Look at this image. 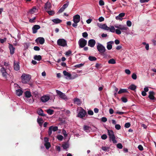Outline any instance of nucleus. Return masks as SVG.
I'll list each match as a JSON object with an SVG mask.
<instances>
[{
    "label": "nucleus",
    "instance_id": "14",
    "mask_svg": "<svg viewBox=\"0 0 156 156\" xmlns=\"http://www.w3.org/2000/svg\"><path fill=\"white\" fill-rule=\"evenodd\" d=\"M50 98L48 95H44L41 98V100L43 102H46L48 101Z\"/></svg>",
    "mask_w": 156,
    "mask_h": 156
},
{
    "label": "nucleus",
    "instance_id": "22",
    "mask_svg": "<svg viewBox=\"0 0 156 156\" xmlns=\"http://www.w3.org/2000/svg\"><path fill=\"white\" fill-rule=\"evenodd\" d=\"M14 69L16 71H18L20 69V67L19 62H16L15 61H14Z\"/></svg>",
    "mask_w": 156,
    "mask_h": 156
},
{
    "label": "nucleus",
    "instance_id": "55",
    "mask_svg": "<svg viewBox=\"0 0 156 156\" xmlns=\"http://www.w3.org/2000/svg\"><path fill=\"white\" fill-rule=\"evenodd\" d=\"M132 78L133 80H136L137 78V76L136 74L133 73L132 75Z\"/></svg>",
    "mask_w": 156,
    "mask_h": 156
},
{
    "label": "nucleus",
    "instance_id": "7",
    "mask_svg": "<svg viewBox=\"0 0 156 156\" xmlns=\"http://www.w3.org/2000/svg\"><path fill=\"white\" fill-rule=\"evenodd\" d=\"M97 48L100 54L105 52L106 50L105 47L99 43H98Z\"/></svg>",
    "mask_w": 156,
    "mask_h": 156
},
{
    "label": "nucleus",
    "instance_id": "32",
    "mask_svg": "<svg viewBox=\"0 0 156 156\" xmlns=\"http://www.w3.org/2000/svg\"><path fill=\"white\" fill-rule=\"evenodd\" d=\"M136 87L135 85L132 84L130 85L128 88L132 90H134L136 88Z\"/></svg>",
    "mask_w": 156,
    "mask_h": 156
},
{
    "label": "nucleus",
    "instance_id": "28",
    "mask_svg": "<svg viewBox=\"0 0 156 156\" xmlns=\"http://www.w3.org/2000/svg\"><path fill=\"white\" fill-rule=\"evenodd\" d=\"M25 97L24 98H30L32 97L30 91H26L25 93Z\"/></svg>",
    "mask_w": 156,
    "mask_h": 156
},
{
    "label": "nucleus",
    "instance_id": "21",
    "mask_svg": "<svg viewBox=\"0 0 156 156\" xmlns=\"http://www.w3.org/2000/svg\"><path fill=\"white\" fill-rule=\"evenodd\" d=\"M114 44V41H111L108 42L107 43V48L108 50H110L112 48V44Z\"/></svg>",
    "mask_w": 156,
    "mask_h": 156
},
{
    "label": "nucleus",
    "instance_id": "27",
    "mask_svg": "<svg viewBox=\"0 0 156 156\" xmlns=\"http://www.w3.org/2000/svg\"><path fill=\"white\" fill-rule=\"evenodd\" d=\"M127 89H120L118 92V94H120L123 93H128Z\"/></svg>",
    "mask_w": 156,
    "mask_h": 156
},
{
    "label": "nucleus",
    "instance_id": "62",
    "mask_svg": "<svg viewBox=\"0 0 156 156\" xmlns=\"http://www.w3.org/2000/svg\"><path fill=\"white\" fill-rule=\"evenodd\" d=\"M125 73L128 74V75H129L130 74V73H131V72L128 69H125Z\"/></svg>",
    "mask_w": 156,
    "mask_h": 156
},
{
    "label": "nucleus",
    "instance_id": "53",
    "mask_svg": "<svg viewBox=\"0 0 156 156\" xmlns=\"http://www.w3.org/2000/svg\"><path fill=\"white\" fill-rule=\"evenodd\" d=\"M121 100L122 102L124 103H126L127 101V98L125 97L122 98Z\"/></svg>",
    "mask_w": 156,
    "mask_h": 156
},
{
    "label": "nucleus",
    "instance_id": "38",
    "mask_svg": "<svg viewBox=\"0 0 156 156\" xmlns=\"http://www.w3.org/2000/svg\"><path fill=\"white\" fill-rule=\"evenodd\" d=\"M88 59L90 61H94L97 60V58L94 56H90L88 57Z\"/></svg>",
    "mask_w": 156,
    "mask_h": 156
},
{
    "label": "nucleus",
    "instance_id": "26",
    "mask_svg": "<svg viewBox=\"0 0 156 156\" xmlns=\"http://www.w3.org/2000/svg\"><path fill=\"white\" fill-rule=\"evenodd\" d=\"M37 122L39 126L41 127L43 123L44 122V120L41 118H38L37 119Z\"/></svg>",
    "mask_w": 156,
    "mask_h": 156
},
{
    "label": "nucleus",
    "instance_id": "59",
    "mask_svg": "<svg viewBox=\"0 0 156 156\" xmlns=\"http://www.w3.org/2000/svg\"><path fill=\"white\" fill-rule=\"evenodd\" d=\"M130 123L129 122H127L126 123V124L125 125V127L126 128H128L130 126Z\"/></svg>",
    "mask_w": 156,
    "mask_h": 156
},
{
    "label": "nucleus",
    "instance_id": "58",
    "mask_svg": "<svg viewBox=\"0 0 156 156\" xmlns=\"http://www.w3.org/2000/svg\"><path fill=\"white\" fill-rule=\"evenodd\" d=\"M34 49L36 51H39L40 49V48L37 46H34Z\"/></svg>",
    "mask_w": 156,
    "mask_h": 156
},
{
    "label": "nucleus",
    "instance_id": "3",
    "mask_svg": "<svg viewBox=\"0 0 156 156\" xmlns=\"http://www.w3.org/2000/svg\"><path fill=\"white\" fill-rule=\"evenodd\" d=\"M108 133L109 138V140L112 141L113 143L116 144L117 141L113 131L111 130H108Z\"/></svg>",
    "mask_w": 156,
    "mask_h": 156
},
{
    "label": "nucleus",
    "instance_id": "61",
    "mask_svg": "<svg viewBox=\"0 0 156 156\" xmlns=\"http://www.w3.org/2000/svg\"><path fill=\"white\" fill-rule=\"evenodd\" d=\"M101 120L103 122H105L107 121V119L105 117H103L101 119Z\"/></svg>",
    "mask_w": 156,
    "mask_h": 156
},
{
    "label": "nucleus",
    "instance_id": "36",
    "mask_svg": "<svg viewBox=\"0 0 156 156\" xmlns=\"http://www.w3.org/2000/svg\"><path fill=\"white\" fill-rule=\"evenodd\" d=\"M34 59L36 60H37V61H39L41 60V57L40 55H35L34 56Z\"/></svg>",
    "mask_w": 156,
    "mask_h": 156
},
{
    "label": "nucleus",
    "instance_id": "16",
    "mask_svg": "<svg viewBox=\"0 0 156 156\" xmlns=\"http://www.w3.org/2000/svg\"><path fill=\"white\" fill-rule=\"evenodd\" d=\"M41 28L40 26L38 25H35L32 28L33 33L35 34L37 32V30Z\"/></svg>",
    "mask_w": 156,
    "mask_h": 156
},
{
    "label": "nucleus",
    "instance_id": "43",
    "mask_svg": "<svg viewBox=\"0 0 156 156\" xmlns=\"http://www.w3.org/2000/svg\"><path fill=\"white\" fill-rule=\"evenodd\" d=\"M63 138V136L61 135H59L57 136V139L60 141H62Z\"/></svg>",
    "mask_w": 156,
    "mask_h": 156
},
{
    "label": "nucleus",
    "instance_id": "30",
    "mask_svg": "<svg viewBox=\"0 0 156 156\" xmlns=\"http://www.w3.org/2000/svg\"><path fill=\"white\" fill-rule=\"evenodd\" d=\"M74 102L75 104L78 105H80L81 104L80 100L78 98H75L74 99Z\"/></svg>",
    "mask_w": 156,
    "mask_h": 156
},
{
    "label": "nucleus",
    "instance_id": "60",
    "mask_svg": "<svg viewBox=\"0 0 156 156\" xmlns=\"http://www.w3.org/2000/svg\"><path fill=\"white\" fill-rule=\"evenodd\" d=\"M83 65V64L81 63V64H77V65H75V67H77V68H80V67L82 66Z\"/></svg>",
    "mask_w": 156,
    "mask_h": 156
},
{
    "label": "nucleus",
    "instance_id": "42",
    "mask_svg": "<svg viewBox=\"0 0 156 156\" xmlns=\"http://www.w3.org/2000/svg\"><path fill=\"white\" fill-rule=\"evenodd\" d=\"M63 148L64 149H66L69 147V144L67 143H65L62 145Z\"/></svg>",
    "mask_w": 156,
    "mask_h": 156
},
{
    "label": "nucleus",
    "instance_id": "13",
    "mask_svg": "<svg viewBox=\"0 0 156 156\" xmlns=\"http://www.w3.org/2000/svg\"><path fill=\"white\" fill-rule=\"evenodd\" d=\"M64 75L66 76V78L67 79H73L71 77V74L67 72L66 71L64 70L63 72Z\"/></svg>",
    "mask_w": 156,
    "mask_h": 156
},
{
    "label": "nucleus",
    "instance_id": "47",
    "mask_svg": "<svg viewBox=\"0 0 156 156\" xmlns=\"http://www.w3.org/2000/svg\"><path fill=\"white\" fill-rule=\"evenodd\" d=\"M126 25L128 27H130L131 26L132 23L130 20H128L126 22Z\"/></svg>",
    "mask_w": 156,
    "mask_h": 156
},
{
    "label": "nucleus",
    "instance_id": "2",
    "mask_svg": "<svg viewBox=\"0 0 156 156\" xmlns=\"http://www.w3.org/2000/svg\"><path fill=\"white\" fill-rule=\"evenodd\" d=\"M31 78L30 75L23 73L21 76V81L23 83H27L29 82Z\"/></svg>",
    "mask_w": 156,
    "mask_h": 156
},
{
    "label": "nucleus",
    "instance_id": "49",
    "mask_svg": "<svg viewBox=\"0 0 156 156\" xmlns=\"http://www.w3.org/2000/svg\"><path fill=\"white\" fill-rule=\"evenodd\" d=\"M82 36L83 37L86 38L88 36V34L87 32H84L82 33Z\"/></svg>",
    "mask_w": 156,
    "mask_h": 156
},
{
    "label": "nucleus",
    "instance_id": "20",
    "mask_svg": "<svg viewBox=\"0 0 156 156\" xmlns=\"http://www.w3.org/2000/svg\"><path fill=\"white\" fill-rule=\"evenodd\" d=\"M26 102L29 103H32L34 102V100L32 97L30 98H24Z\"/></svg>",
    "mask_w": 156,
    "mask_h": 156
},
{
    "label": "nucleus",
    "instance_id": "54",
    "mask_svg": "<svg viewBox=\"0 0 156 156\" xmlns=\"http://www.w3.org/2000/svg\"><path fill=\"white\" fill-rule=\"evenodd\" d=\"M115 127L117 130H119L121 129V126L119 124H115Z\"/></svg>",
    "mask_w": 156,
    "mask_h": 156
},
{
    "label": "nucleus",
    "instance_id": "17",
    "mask_svg": "<svg viewBox=\"0 0 156 156\" xmlns=\"http://www.w3.org/2000/svg\"><path fill=\"white\" fill-rule=\"evenodd\" d=\"M44 8L46 11L51 9V6L50 2H47L45 4Z\"/></svg>",
    "mask_w": 156,
    "mask_h": 156
},
{
    "label": "nucleus",
    "instance_id": "18",
    "mask_svg": "<svg viewBox=\"0 0 156 156\" xmlns=\"http://www.w3.org/2000/svg\"><path fill=\"white\" fill-rule=\"evenodd\" d=\"M80 16L78 14H76L73 17V22L79 23L80 20Z\"/></svg>",
    "mask_w": 156,
    "mask_h": 156
},
{
    "label": "nucleus",
    "instance_id": "8",
    "mask_svg": "<svg viewBox=\"0 0 156 156\" xmlns=\"http://www.w3.org/2000/svg\"><path fill=\"white\" fill-rule=\"evenodd\" d=\"M78 43L80 48H83L86 45L87 41L83 38H81L79 40Z\"/></svg>",
    "mask_w": 156,
    "mask_h": 156
},
{
    "label": "nucleus",
    "instance_id": "1",
    "mask_svg": "<svg viewBox=\"0 0 156 156\" xmlns=\"http://www.w3.org/2000/svg\"><path fill=\"white\" fill-rule=\"evenodd\" d=\"M107 27L106 29V30L112 33L115 32L116 34L118 35L120 34L122 32L126 33L129 30L126 25L121 24H116L115 25L114 27L111 26L110 27H109L107 26Z\"/></svg>",
    "mask_w": 156,
    "mask_h": 156
},
{
    "label": "nucleus",
    "instance_id": "56",
    "mask_svg": "<svg viewBox=\"0 0 156 156\" xmlns=\"http://www.w3.org/2000/svg\"><path fill=\"white\" fill-rule=\"evenodd\" d=\"M99 5L101 6H103L104 5V2L102 0H100L99 1Z\"/></svg>",
    "mask_w": 156,
    "mask_h": 156
},
{
    "label": "nucleus",
    "instance_id": "29",
    "mask_svg": "<svg viewBox=\"0 0 156 156\" xmlns=\"http://www.w3.org/2000/svg\"><path fill=\"white\" fill-rule=\"evenodd\" d=\"M98 26L102 29L106 30V28H108L107 26L105 24H100L98 25Z\"/></svg>",
    "mask_w": 156,
    "mask_h": 156
},
{
    "label": "nucleus",
    "instance_id": "5",
    "mask_svg": "<svg viewBox=\"0 0 156 156\" xmlns=\"http://www.w3.org/2000/svg\"><path fill=\"white\" fill-rule=\"evenodd\" d=\"M57 44L60 46L65 47L67 46V41L63 38L59 39L57 41Z\"/></svg>",
    "mask_w": 156,
    "mask_h": 156
},
{
    "label": "nucleus",
    "instance_id": "44",
    "mask_svg": "<svg viewBox=\"0 0 156 156\" xmlns=\"http://www.w3.org/2000/svg\"><path fill=\"white\" fill-rule=\"evenodd\" d=\"M54 111L53 110L51 109H48L47 110V113L49 115H52L53 114Z\"/></svg>",
    "mask_w": 156,
    "mask_h": 156
},
{
    "label": "nucleus",
    "instance_id": "45",
    "mask_svg": "<svg viewBox=\"0 0 156 156\" xmlns=\"http://www.w3.org/2000/svg\"><path fill=\"white\" fill-rule=\"evenodd\" d=\"M102 149L103 151H108L109 149V148L107 147H103Z\"/></svg>",
    "mask_w": 156,
    "mask_h": 156
},
{
    "label": "nucleus",
    "instance_id": "19",
    "mask_svg": "<svg viewBox=\"0 0 156 156\" xmlns=\"http://www.w3.org/2000/svg\"><path fill=\"white\" fill-rule=\"evenodd\" d=\"M9 48L10 50V53L12 55L14 53V51L15 50V48L11 44L9 43Z\"/></svg>",
    "mask_w": 156,
    "mask_h": 156
},
{
    "label": "nucleus",
    "instance_id": "64",
    "mask_svg": "<svg viewBox=\"0 0 156 156\" xmlns=\"http://www.w3.org/2000/svg\"><path fill=\"white\" fill-rule=\"evenodd\" d=\"M104 20V18L103 17H100L98 19V20L99 22H101L103 21Z\"/></svg>",
    "mask_w": 156,
    "mask_h": 156
},
{
    "label": "nucleus",
    "instance_id": "15",
    "mask_svg": "<svg viewBox=\"0 0 156 156\" xmlns=\"http://www.w3.org/2000/svg\"><path fill=\"white\" fill-rule=\"evenodd\" d=\"M96 43V41L94 39L90 40L88 42V45L91 47H93Z\"/></svg>",
    "mask_w": 156,
    "mask_h": 156
},
{
    "label": "nucleus",
    "instance_id": "35",
    "mask_svg": "<svg viewBox=\"0 0 156 156\" xmlns=\"http://www.w3.org/2000/svg\"><path fill=\"white\" fill-rule=\"evenodd\" d=\"M37 9L35 7H33L32 9H30L29 11V12L31 13H33L36 12Z\"/></svg>",
    "mask_w": 156,
    "mask_h": 156
},
{
    "label": "nucleus",
    "instance_id": "39",
    "mask_svg": "<svg viewBox=\"0 0 156 156\" xmlns=\"http://www.w3.org/2000/svg\"><path fill=\"white\" fill-rule=\"evenodd\" d=\"M44 146L47 149H48L51 147V144L49 142L45 143Z\"/></svg>",
    "mask_w": 156,
    "mask_h": 156
},
{
    "label": "nucleus",
    "instance_id": "48",
    "mask_svg": "<svg viewBox=\"0 0 156 156\" xmlns=\"http://www.w3.org/2000/svg\"><path fill=\"white\" fill-rule=\"evenodd\" d=\"M107 138V136L106 134H103L101 136V138L102 139L105 140Z\"/></svg>",
    "mask_w": 156,
    "mask_h": 156
},
{
    "label": "nucleus",
    "instance_id": "31",
    "mask_svg": "<svg viewBox=\"0 0 156 156\" xmlns=\"http://www.w3.org/2000/svg\"><path fill=\"white\" fill-rule=\"evenodd\" d=\"M16 93L17 95L20 96L22 94L23 91L19 89L16 90Z\"/></svg>",
    "mask_w": 156,
    "mask_h": 156
},
{
    "label": "nucleus",
    "instance_id": "41",
    "mask_svg": "<svg viewBox=\"0 0 156 156\" xmlns=\"http://www.w3.org/2000/svg\"><path fill=\"white\" fill-rule=\"evenodd\" d=\"M46 11L50 15H52L55 14L54 11L53 10L49 11V10H48Z\"/></svg>",
    "mask_w": 156,
    "mask_h": 156
},
{
    "label": "nucleus",
    "instance_id": "6",
    "mask_svg": "<svg viewBox=\"0 0 156 156\" xmlns=\"http://www.w3.org/2000/svg\"><path fill=\"white\" fill-rule=\"evenodd\" d=\"M78 109L79 111L78 112L77 116L80 118H83L85 116L87 113L83 109L80 107H79Z\"/></svg>",
    "mask_w": 156,
    "mask_h": 156
},
{
    "label": "nucleus",
    "instance_id": "52",
    "mask_svg": "<svg viewBox=\"0 0 156 156\" xmlns=\"http://www.w3.org/2000/svg\"><path fill=\"white\" fill-rule=\"evenodd\" d=\"M117 147L119 149H122L123 147L121 143H119L117 145Z\"/></svg>",
    "mask_w": 156,
    "mask_h": 156
},
{
    "label": "nucleus",
    "instance_id": "10",
    "mask_svg": "<svg viewBox=\"0 0 156 156\" xmlns=\"http://www.w3.org/2000/svg\"><path fill=\"white\" fill-rule=\"evenodd\" d=\"M35 42L37 43H39L41 44H43L45 42L44 39L43 37H39L35 40Z\"/></svg>",
    "mask_w": 156,
    "mask_h": 156
},
{
    "label": "nucleus",
    "instance_id": "37",
    "mask_svg": "<svg viewBox=\"0 0 156 156\" xmlns=\"http://www.w3.org/2000/svg\"><path fill=\"white\" fill-rule=\"evenodd\" d=\"M37 113L39 115L42 116H44L45 115L43 114V110L41 109H40L39 110L37 111Z\"/></svg>",
    "mask_w": 156,
    "mask_h": 156
},
{
    "label": "nucleus",
    "instance_id": "25",
    "mask_svg": "<svg viewBox=\"0 0 156 156\" xmlns=\"http://www.w3.org/2000/svg\"><path fill=\"white\" fill-rule=\"evenodd\" d=\"M149 98L151 100H154V92L153 91H150L149 92Z\"/></svg>",
    "mask_w": 156,
    "mask_h": 156
},
{
    "label": "nucleus",
    "instance_id": "46",
    "mask_svg": "<svg viewBox=\"0 0 156 156\" xmlns=\"http://www.w3.org/2000/svg\"><path fill=\"white\" fill-rule=\"evenodd\" d=\"M69 4V2H67L65 4L63 5L62 6V7L65 9L68 6Z\"/></svg>",
    "mask_w": 156,
    "mask_h": 156
},
{
    "label": "nucleus",
    "instance_id": "12",
    "mask_svg": "<svg viewBox=\"0 0 156 156\" xmlns=\"http://www.w3.org/2000/svg\"><path fill=\"white\" fill-rule=\"evenodd\" d=\"M0 71L2 73V76L5 79H6L8 75V74L7 73L6 69L4 68H2L0 69Z\"/></svg>",
    "mask_w": 156,
    "mask_h": 156
},
{
    "label": "nucleus",
    "instance_id": "51",
    "mask_svg": "<svg viewBox=\"0 0 156 156\" xmlns=\"http://www.w3.org/2000/svg\"><path fill=\"white\" fill-rule=\"evenodd\" d=\"M88 115H92L94 114L93 112L91 110H89L87 112Z\"/></svg>",
    "mask_w": 156,
    "mask_h": 156
},
{
    "label": "nucleus",
    "instance_id": "57",
    "mask_svg": "<svg viewBox=\"0 0 156 156\" xmlns=\"http://www.w3.org/2000/svg\"><path fill=\"white\" fill-rule=\"evenodd\" d=\"M62 133L65 137H66L67 136V134L66 131L64 129L62 131Z\"/></svg>",
    "mask_w": 156,
    "mask_h": 156
},
{
    "label": "nucleus",
    "instance_id": "11",
    "mask_svg": "<svg viewBox=\"0 0 156 156\" xmlns=\"http://www.w3.org/2000/svg\"><path fill=\"white\" fill-rule=\"evenodd\" d=\"M0 71L2 73V76L5 79H6L8 75V74L7 73L6 69L4 68H2L0 69Z\"/></svg>",
    "mask_w": 156,
    "mask_h": 156
},
{
    "label": "nucleus",
    "instance_id": "33",
    "mask_svg": "<svg viewBox=\"0 0 156 156\" xmlns=\"http://www.w3.org/2000/svg\"><path fill=\"white\" fill-rule=\"evenodd\" d=\"M52 21L55 23H61L62 21V20L58 19H54L52 20Z\"/></svg>",
    "mask_w": 156,
    "mask_h": 156
},
{
    "label": "nucleus",
    "instance_id": "63",
    "mask_svg": "<svg viewBox=\"0 0 156 156\" xmlns=\"http://www.w3.org/2000/svg\"><path fill=\"white\" fill-rule=\"evenodd\" d=\"M138 148L140 151H142L143 150V146L140 145H139L138 146Z\"/></svg>",
    "mask_w": 156,
    "mask_h": 156
},
{
    "label": "nucleus",
    "instance_id": "4",
    "mask_svg": "<svg viewBox=\"0 0 156 156\" xmlns=\"http://www.w3.org/2000/svg\"><path fill=\"white\" fill-rule=\"evenodd\" d=\"M56 91L57 95L60 98L65 101H67L68 100V98L65 94L58 90H56Z\"/></svg>",
    "mask_w": 156,
    "mask_h": 156
},
{
    "label": "nucleus",
    "instance_id": "34",
    "mask_svg": "<svg viewBox=\"0 0 156 156\" xmlns=\"http://www.w3.org/2000/svg\"><path fill=\"white\" fill-rule=\"evenodd\" d=\"M108 62L110 64H115L116 63V61L115 59L112 58L108 61Z\"/></svg>",
    "mask_w": 156,
    "mask_h": 156
},
{
    "label": "nucleus",
    "instance_id": "40",
    "mask_svg": "<svg viewBox=\"0 0 156 156\" xmlns=\"http://www.w3.org/2000/svg\"><path fill=\"white\" fill-rule=\"evenodd\" d=\"M101 55L103 57V58H107L109 57V56L106 53L103 52L101 54Z\"/></svg>",
    "mask_w": 156,
    "mask_h": 156
},
{
    "label": "nucleus",
    "instance_id": "50",
    "mask_svg": "<svg viewBox=\"0 0 156 156\" xmlns=\"http://www.w3.org/2000/svg\"><path fill=\"white\" fill-rule=\"evenodd\" d=\"M72 53L71 51L69 50L66 52L65 55L66 56H69Z\"/></svg>",
    "mask_w": 156,
    "mask_h": 156
},
{
    "label": "nucleus",
    "instance_id": "24",
    "mask_svg": "<svg viewBox=\"0 0 156 156\" xmlns=\"http://www.w3.org/2000/svg\"><path fill=\"white\" fill-rule=\"evenodd\" d=\"M84 130L87 133H89L91 129V127L85 125L83 127Z\"/></svg>",
    "mask_w": 156,
    "mask_h": 156
},
{
    "label": "nucleus",
    "instance_id": "23",
    "mask_svg": "<svg viewBox=\"0 0 156 156\" xmlns=\"http://www.w3.org/2000/svg\"><path fill=\"white\" fill-rule=\"evenodd\" d=\"M125 14L124 13H120L118 16H116L115 17V19L117 20H122V17L124 16Z\"/></svg>",
    "mask_w": 156,
    "mask_h": 156
},
{
    "label": "nucleus",
    "instance_id": "9",
    "mask_svg": "<svg viewBox=\"0 0 156 156\" xmlns=\"http://www.w3.org/2000/svg\"><path fill=\"white\" fill-rule=\"evenodd\" d=\"M58 129V127L57 126H51L49 127L48 131V134L49 136H51V133L52 131L55 132Z\"/></svg>",
    "mask_w": 156,
    "mask_h": 156
}]
</instances>
